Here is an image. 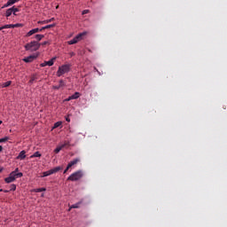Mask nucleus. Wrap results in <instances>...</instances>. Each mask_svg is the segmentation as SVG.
<instances>
[{
	"instance_id": "nucleus-1",
	"label": "nucleus",
	"mask_w": 227,
	"mask_h": 227,
	"mask_svg": "<svg viewBox=\"0 0 227 227\" xmlns=\"http://www.w3.org/2000/svg\"><path fill=\"white\" fill-rule=\"evenodd\" d=\"M23 176V173L22 172H19V168H15L14 172L10 173V175L8 176V177H5L4 181L7 184H10L12 182H14L15 179H17L18 177H22Z\"/></svg>"
},
{
	"instance_id": "nucleus-2",
	"label": "nucleus",
	"mask_w": 227,
	"mask_h": 227,
	"mask_svg": "<svg viewBox=\"0 0 227 227\" xmlns=\"http://www.w3.org/2000/svg\"><path fill=\"white\" fill-rule=\"evenodd\" d=\"M41 45L42 43H40L39 42L32 41L25 45V50L27 51H31V52L37 51L41 47Z\"/></svg>"
},
{
	"instance_id": "nucleus-3",
	"label": "nucleus",
	"mask_w": 227,
	"mask_h": 227,
	"mask_svg": "<svg viewBox=\"0 0 227 227\" xmlns=\"http://www.w3.org/2000/svg\"><path fill=\"white\" fill-rule=\"evenodd\" d=\"M83 176L82 170H78L77 172L72 173V175L67 177V181H79Z\"/></svg>"
},
{
	"instance_id": "nucleus-4",
	"label": "nucleus",
	"mask_w": 227,
	"mask_h": 227,
	"mask_svg": "<svg viewBox=\"0 0 227 227\" xmlns=\"http://www.w3.org/2000/svg\"><path fill=\"white\" fill-rule=\"evenodd\" d=\"M70 65L59 66V70L57 71V75L61 76L64 75V74H67L70 71Z\"/></svg>"
},
{
	"instance_id": "nucleus-5",
	"label": "nucleus",
	"mask_w": 227,
	"mask_h": 227,
	"mask_svg": "<svg viewBox=\"0 0 227 227\" xmlns=\"http://www.w3.org/2000/svg\"><path fill=\"white\" fill-rule=\"evenodd\" d=\"M59 170H63V167H54L53 168H51V170H48L47 172H43L42 177L45 176H51V175H53L54 173L59 172Z\"/></svg>"
},
{
	"instance_id": "nucleus-6",
	"label": "nucleus",
	"mask_w": 227,
	"mask_h": 227,
	"mask_svg": "<svg viewBox=\"0 0 227 227\" xmlns=\"http://www.w3.org/2000/svg\"><path fill=\"white\" fill-rule=\"evenodd\" d=\"M85 35H86V32L79 33V35H77L75 37L68 41V44L73 45L74 43H79V41H82V36H84Z\"/></svg>"
},
{
	"instance_id": "nucleus-7",
	"label": "nucleus",
	"mask_w": 227,
	"mask_h": 227,
	"mask_svg": "<svg viewBox=\"0 0 227 227\" xmlns=\"http://www.w3.org/2000/svg\"><path fill=\"white\" fill-rule=\"evenodd\" d=\"M38 55H28V57H25V59H23V61H25L26 63H32V61L35 60V59H37Z\"/></svg>"
},
{
	"instance_id": "nucleus-8",
	"label": "nucleus",
	"mask_w": 227,
	"mask_h": 227,
	"mask_svg": "<svg viewBox=\"0 0 227 227\" xmlns=\"http://www.w3.org/2000/svg\"><path fill=\"white\" fill-rule=\"evenodd\" d=\"M54 60H56V57H53L51 60L44 61L43 63L41 64V67H53L54 65Z\"/></svg>"
},
{
	"instance_id": "nucleus-9",
	"label": "nucleus",
	"mask_w": 227,
	"mask_h": 227,
	"mask_svg": "<svg viewBox=\"0 0 227 227\" xmlns=\"http://www.w3.org/2000/svg\"><path fill=\"white\" fill-rule=\"evenodd\" d=\"M67 83L63 79H60L59 85H53L54 90H59L62 89L63 87H66Z\"/></svg>"
},
{
	"instance_id": "nucleus-10",
	"label": "nucleus",
	"mask_w": 227,
	"mask_h": 227,
	"mask_svg": "<svg viewBox=\"0 0 227 227\" xmlns=\"http://www.w3.org/2000/svg\"><path fill=\"white\" fill-rule=\"evenodd\" d=\"M79 161H81L80 158H74V160H73L72 161H70L67 164V168H73V166H74L75 164L79 163Z\"/></svg>"
},
{
	"instance_id": "nucleus-11",
	"label": "nucleus",
	"mask_w": 227,
	"mask_h": 227,
	"mask_svg": "<svg viewBox=\"0 0 227 227\" xmlns=\"http://www.w3.org/2000/svg\"><path fill=\"white\" fill-rule=\"evenodd\" d=\"M68 144V142H65L64 144L60 145V146H57L56 149H54V153H60L61 150H63V148H65V146H67Z\"/></svg>"
},
{
	"instance_id": "nucleus-12",
	"label": "nucleus",
	"mask_w": 227,
	"mask_h": 227,
	"mask_svg": "<svg viewBox=\"0 0 227 227\" xmlns=\"http://www.w3.org/2000/svg\"><path fill=\"white\" fill-rule=\"evenodd\" d=\"M40 28H32L29 32L27 33V36H32L35 33H38Z\"/></svg>"
},
{
	"instance_id": "nucleus-13",
	"label": "nucleus",
	"mask_w": 227,
	"mask_h": 227,
	"mask_svg": "<svg viewBox=\"0 0 227 227\" xmlns=\"http://www.w3.org/2000/svg\"><path fill=\"white\" fill-rule=\"evenodd\" d=\"M26 157H27V155H26V151H21V152L20 153V154L18 155L17 159H18V160H25Z\"/></svg>"
},
{
	"instance_id": "nucleus-14",
	"label": "nucleus",
	"mask_w": 227,
	"mask_h": 227,
	"mask_svg": "<svg viewBox=\"0 0 227 227\" xmlns=\"http://www.w3.org/2000/svg\"><path fill=\"white\" fill-rule=\"evenodd\" d=\"M11 28H14V24H5V26H3L2 27H0V30L11 29Z\"/></svg>"
},
{
	"instance_id": "nucleus-15",
	"label": "nucleus",
	"mask_w": 227,
	"mask_h": 227,
	"mask_svg": "<svg viewBox=\"0 0 227 227\" xmlns=\"http://www.w3.org/2000/svg\"><path fill=\"white\" fill-rule=\"evenodd\" d=\"M12 14H13V6L6 10L5 16L9 18Z\"/></svg>"
},
{
	"instance_id": "nucleus-16",
	"label": "nucleus",
	"mask_w": 227,
	"mask_h": 227,
	"mask_svg": "<svg viewBox=\"0 0 227 227\" xmlns=\"http://www.w3.org/2000/svg\"><path fill=\"white\" fill-rule=\"evenodd\" d=\"M80 96H81V93H80V92H78V91H76V92H74V94H73V95L71 96V100H74V99L79 98H80Z\"/></svg>"
},
{
	"instance_id": "nucleus-17",
	"label": "nucleus",
	"mask_w": 227,
	"mask_h": 227,
	"mask_svg": "<svg viewBox=\"0 0 227 227\" xmlns=\"http://www.w3.org/2000/svg\"><path fill=\"white\" fill-rule=\"evenodd\" d=\"M80 205H81V201H79V203H76V204H73L71 206V207L69 208L70 209H78L80 207Z\"/></svg>"
},
{
	"instance_id": "nucleus-18",
	"label": "nucleus",
	"mask_w": 227,
	"mask_h": 227,
	"mask_svg": "<svg viewBox=\"0 0 227 227\" xmlns=\"http://www.w3.org/2000/svg\"><path fill=\"white\" fill-rule=\"evenodd\" d=\"M35 38L37 40V43H39L43 38H44V35H35Z\"/></svg>"
},
{
	"instance_id": "nucleus-19",
	"label": "nucleus",
	"mask_w": 227,
	"mask_h": 227,
	"mask_svg": "<svg viewBox=\"0 0 227 227\" xmlns=\"http://www.w3.org/2000/svg\"><path fill=\"white\" fill-rule=\"evenodd\" d=\"M37 80L36 74H33L31 79L29 80V84H33L34 81Z\"/></svg>"
},
{
	"instance_id": "nucleus-20",
	"label": "nucleus",
	"mask_w": 227,
	"mask_h": 227,
	"mask_svg": "<svg viewBox=\"0 0 227 227\" xmlns=\"http://www.w3.org/2000/svg\"><path fill=\"white\" fill-rule=\"evenodd\" d=\"M35 157H42V153L37 151L36 153H33V155H31V159H34Z\"/></svg>"
},
{
	"instance_id": "nucleus-21",
	"label": "nucleus",
	"mask_w": 227,
	"mask_h": 227,
	"mask_svg": "<svg viewBox=\"0 0 227 227\" xmlns=\"http://www.w3.org/2000/svg\"><path fill=\"white\" fill-rule=\"evenodd\" d=\"M12 84V81H7L6 82H4L2 84V87L6 88L9 87Z\"/></svg>"
},
{
	"instance_id": "nucleus-22",
	"label": "nucleus",
	"mask_w": 227,
	"mask_h": 227,
	"mask_svg": "<svg viewBox=\"0 0 227 227\" xmlns=\"http://www.w3.org/2000/svg\"><path fill=\"white\" fill-rule=\"evenodd\" d=\"M59 126H62L61 121H58L57 122H55L53 129H58V127Z\"/></svg>"
},
{
	"instance_id": "nucleus-23",
	"label": "nucleus",
	"mask_w": 227,
	"mask_h": 227,
	"mask_svg": "<svg viewBox=\"0 0 227 227\" xmlns=\"http://www.w3.org/2000/svg\"><path fill=\"white\" fill-rule=\"evenodd\" d=\"M17 2H20V0H8V4L12 6L14 5V4H16Z\"/></svg>"
},
{
	"instance_id": "nucleus-24",
	"label": "nucleus",
	"mask_w": 227,
	"mask_h": 227,
	"mask_svg": "<svg viewBox=\"0 0 227 227\" xmlns=\"http://www.w3.org/2000/svg\"><path fill=\"white\" fill-rule=\"evenodd\" d=\"M20 12L19 8H16L15 6H12V14L13 15H17V12Z\"/></svg>"
},
{
	"instance_id": "nucleus-25",
	"label": "nucleus",
	"mask_w": 227,
	"mask_h": 227,
	"mask_svg": "<svg viewBox=\"0 0 227 227\" xmlns=\"http://www.w3.org/2000/svg\"><path fill=\"white\" fill-rule=\"evenodd\" d=\"M55 24H48L47 26L43 27V29H51V27H54Z\"/></svg>"
},
{
	"instance_id": "nucleus-26",
	"label": "nucleus",
	"mask_w": 227,
	"mask_h": 227,
	"mask_svg": "<svg viewBox=\"0 0 227 227\" xmlns=\"http://www.w3.org/2000/svg\"><path fill=\"white\" fill-rule=\"evenodd\" d=\"M10 139V137L8 136H6L5 137L0 138V144H2L3 142H7Z\"/></svg>"
},
{
	"instance_id": "nucleus-27",
	"label": "nucleus",
	"mask_w": 227,
	"mask_h": 227,
	"mask_svg": "<svg viewBox=\"0 0 227 227\" xmlns=\"http://www.w3.org/2000/svg\"><path fill=\"white\" fill-rule=\"evenodd\" d=\"M52 20H54V19L44 20V21H39V23H41V24L51 23V21H52Z\"/></svg>"
},
{
	"instance_id": "nucleus-28",
	"label": "nucleus",
	"mask_w": 227,
	"mask_h": 227,
	"mask_svg": "<svg viewBox=\"0 0 227 227\" xmlns=\"http://www.w3.org/2000/svg\"><path fill=\"white\" fill-rule=\"evenodd\" d=\"M35 192H42L43 191H46V188H36V190H34Z\"/></svg>"
},
{
	"instance_id": "nucleus-29",
	"label": "nucleus",
	"mask_w": 227,
	"mask_h": 227,
	"mask_svg": "<svg viewBox=\"0 0 227 227\" xmlns=\"http://www.w3.org/2000/svg\"><path fill=\"white\" fill-rule=\"evenodd\" d=\"M16 189H17V186L14 184H12L10 191H15Z\"/></svg>"
},
{
	"instance_id": "nucleus-30",
	"label": "nucleus",
	"mask_w": 227,
	"mask_h": 227,
	"mask_svg": "<svg viewBox=\"0 0 227 227\" xmlns=\"http://www.w3.org/2000/svg\"><path fill=\"white\" fill-rule=\"evenodd\" d=\"M14 27H20L22 26V24L20 23H16V24H13Z\"/></svg>"
},
{
	"instance_id": "nucleus-31",
	"label": "nucleus",
	"mask_w": 227,
	"mask_h": 227,
	"mask_svg": "<svg viewBox=\"0 0 227 227\" xmlns=\"http://www.w3.org/2000/svg\"><path fill=\"white\" fill-rule=\"evenodd\" d=\"M8 6H10V4H9V0L7 1L6 4H4V6H2V8H7Z\"/></svg>"
},
{
	"instance_id": "nucleus-32",
	"label": "nucleus",
	"mask_w": 227,
	"mask_h": 227,
	"mask_svg": "<svg viewBox=\"0 0 227 227\" xmlns=\"http://www.w3.org/2000/svg\"><path fill=\"white\" fill-rule=\"evenodd\" d=\"M89 13V9H84L83 11H82V14L84 15V14H88Z\"/></svg>"
},
{
	"instance_id": "nucleus-33",
	"label": "nucleus",
	"mask_w": 227,
	"mask_h": 227,
	"mask_svg": "<svg viewBox=\"0 0 227 227\" xmlns=\"http://www.w3.org/2000/svg\"><path fill=\"white\" fill-rule=\"evenodd\" d=\"M70 100H72V96H69V98L65 99V102H70Z\"/></svg>"
},
{
	"instance_id": "nucleus-34",
	"label": "nucleus",
	"mask_w": 227,
	"mask_h": 227,
	"mask_svg": "<svg viewBox=\"0 0 227 227\" xmlns=\"http://www.w3.org/2000/svg\"><path fill=\"white\" fill-rule=\"evenodd\" d=\"M49 43V42L48 41H45V42H43L42 43H41V45H47Z\"/></svg>"
},
{
	"instance_id": "nucleus-35",
	"label": "nucleus",
	"mask_w": 227,
	"mask_h": 227,
	"mask_svg": "<svg viewBox=\"0 0 227 227\" xmlns=\"http://www.w3.org/2000/svg\"><path fill=\"white\" fill-rule=\"evenodd\" d=\"M66 121L70 122V118H69V116H67V117H66Z\"/></svg>"
},
{
	"instance_id": "nucleus-36",
	"label": "nucleus",
	"mask_w": 227,
	"mask_h": 227,
	"mask_svg": "<svg viewBox=\"0 0 227 227\" xmlns=\"http://www.w3.org/2000/svg\"><path fill=\"white\" fill-rule=\"evenodd\" d=\"M43 30H45V28L43 27L39 28V32H43Z\"/></svg>"
},
{
	"instance_id": "nucleus-37",
	"label": "nucleus",
	"mask_w": 227,
	"mask_h": 227,
	"mask_svg": "<svg viewBox=\"0 0 227 227\" xmlns=\"http://www.w3.org/2000/svg\"><path fill=\"white\" fill-rule=\"evenodd\" d=\"M67 170H69V168H67V167H66V169L64 170V173H67Z\"/></svg>"
},
{
	"instance_id": "nucleus-38",
	"label": "nucleus",
	"mask_w": 227,
	"mask_h": 227,
	"mask_svg": "<svg viewBox=\"0 0 227 227\" xmlns=\"http://www.w3.org/2000/svg\"><path fill=\"white\" fill-rule=\"evenodd\" d=\"M2 151H3V146L0 145V153H2Z\"/></svg>"
},
{
	"instance_id": "nucleus-39",
	"label": "nucleus",
	"mask_w": 227,
	"mask_h": 227,
	"mask_svg": "<svg viewBox=\"0 0 227 227\" xmlns=\"http://www.w3.org/2000/svg\"><path fill=\"white\" fill-rule=\"evenodd\" d=\"M4 168L3 167H0V173L3 172Z\"/></svg>"
},
{
	"instance_id": "nucleus-40",
	"label": "nucleus",
	"mask_w": 227,
	"mask_h": 227,
	"mask_svg": "<svg viewBox=\"0 0 227 227\" xmlns=\"http://www.w3.org/2000/svg\"><path fill=\"white\" fill-rule=\"evenodd\" d=\"M4 192H9V190H4Z\"/></svg>"
},
{
	"instance_id": "nucleus-41",
	"label": "nucleus",
	"mask_w": 227,
	"mask_h": 227,
	"mask_svg": "<svg viewBox=\"0 0 227 227\" xmlns=\"http://www.w3.org/2000/svg\"><path fill=\"white\" fill-rule=\"evenodd\" d=\"M3 124V121H0V125Z\"/></svg>"
},
{
	"instance_id": "nucleus-42",
	"label": "nucleus",
	"mask_w": 227,
	"mask_h": 227,
	"mask_svg": "<svg viewBox=\"0 0 227 227\" xmlns=\"http://www.w3.org/2000/svg\"><path fill=\"white\" fill-rule=\"evenodd\" d=\"M74 52H72L71 56H74Z\"/></svg>"
},
{
	"instance_id": "nucleus-43",
	"label": "nucleus",
	"mask_w": 227,
	"mask_h": 227,
	"mask_svg": "<svg viewBox=\"0 0 227 227\" xmlns=\"http://www.w3.org/2000/svg\"><path fill=\"white\" fill-rule=\"evenodd\" d=\"M44 196V194H42V197H43Z\"/></svg>"
},
{
	"instance_id": "nucleus-44",
	"label": "nucleus",
	"mask_w": 227,
	"mask_h": 227,
	"mask_svg": "<svg viewBox=\"0 0 227 227\" xmlns=\"http://www.w3.org/2000/svg\"><path fill=\"white\" fill-rule=\"evenodd\" d=\"M2 191H4V190H0V192H1Z\"/></svg>"
}]
</instances>
